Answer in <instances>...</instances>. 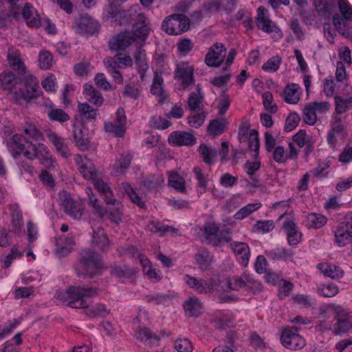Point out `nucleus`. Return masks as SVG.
<instances>
[{
    "mask_svg": "<svg viewBox=\"0 0 352 352\" xmlns=\"http://www.w3.org/2000/svg\"><path fill=\"white\" fill-rule=\"evenodd\" d=\"M79 33L93 35L98 32L100 23L87 14H82L75 20Z\"/></svg>",
    "mask_w": 352,
    "mask_h": 352,
    "instance_id": "6ab92c4d",
    "label": "nucleus"
},
{
    "mask_svg": "<svg viewBox=\"0 0 352 352\" xmlns=\"http://www.w3.org/2000/svg\"><path fill=\"white\" fill-rule=\"evenodd\" d=\"M171 125V122L167 119L160 116H155L150 120V126L158 130H164Z\"/></svg>",
    "mask_w": 352,
    "mask_h": 352,
    "instance_id": "680f3d73",
    "label": "nucleus"
},
{
    "mask_svg": "<svg viewBox=\"0 0 352 352\" xmlns=\"http://www.w3.org/2000/svg\"><path fill=\"white\" fill-rule=\"evenodd\" d=\"M113 206V208H109L107 210V214L111 222L118 225L122 221L123 206L118 199L117 203Z\"/></svg>",
    "mask_w": 352,
    "mask_h": 352,
    "instance_id": "09e8293b",
    "label": "nucleus"
},
{
    "mask_svg": "<svg viewBox=\"0 0 352 352\" xmlns=\"http://www.w3.org/2000/svg\"><path fill=\"white\" fill-rule=\"evenodd\" d=\"M78 109L82 121L91 122L99 115L98 108L91 107L87 102H79Z\"/></svg>",
    "mask_w": 352,
    "mask_h": 352,
    "instance_id": "ea45409f",
    "label": "nucleus"
},
{
    "mask_svg": "<svg viewBox=\"0 0 352 352\" xmlns=\"http://www.w3.org/2000/svg\"><path fill=\"white\" fill-rule=\"evenodd\" d=\"M139 261L142 267L143 274L152 283H158L161 280L162 276L160 271L153 267L151 261L145 255H139Z\"/></svg>",
    "mask_w": 352,
    "mask_h": 352,
    "instance_id": "bb28decb",
    "label": "nucleus"
},
{
    "mask_svg": "<svg viewBox=\"0 0 352 352\" xmlns=\"http://www.w3.org/2000/svg\"><path fill=\"white\" fill-rule=\"evenodd\" d=\"M197 180V190L198 193L203 194L206 192L208 188V183L210 180L209 175L199 166H196L192 169Z\"/></svg>",
    "mask_w": 352,
    "mask_h": 352,
    "instance_id": "c85d7f7f",
    "label": "nucleus"
},
{
    "mask_svg": "<svg viewBox=\"0 0 352 352\" xmlns=\"http://www.w3.org/2000/svg\"><path fill=\"white\" fill-rule=\"evenodd\" d=\"M92 244L95 248L103 252L109 249V238L103 228H98L97 230H93Z\"/></svg>",
    "mask_w": 352,
    "mask_h": 352,
    "instance_id": "7c9ffc66",
    "label": "nucleus"
},
{
    "mask_svg": "<svg viewBox=\"0 0 352 352\" xmlns=\"http://www.w3.org/2000/svg\"><path fill=\"white\" fill-rule=\"evenodd\" d=\"M317 268L325 276L333 279L340 278L344 275V271L340 267L329 263H319Z\"/></svg>",
    "mask_w": 352,
    "mask_h": 352,
    "instance_id": "2f4dec72",
    "label": "nucleus"
},
{
    "mask_svg": "<svg viewBox=\"0 0 352 352\" xmlns=\"http://www.w3.org/2000/svg\"><path fill=\"white\" fill-rule=\"evenodd\" d=\"M195 67L186 61H181L175 65L174 78L180 82L183 89H189L195 83Z\"/></svg>",
    "mask_w": 352,
    "mask_h": 352,
    "instance_id": "1a4fd4ad",
    "label": "nucleus"
},
{
    "mask_svg": "<svg viewBox=\"0 0 352 352\" xmlns=\"http://www.w3.org/2000/svg\"><path fill=\"white\" fill-rule=\"evenodd\" d=\"M183 307L188 317H199L203 311V303L195 296H190L184 302Z\"/></svg>",
    "mask_w": 352,
    "mask_h": 352,
    "instance_id": "a878e982",
    "label": "nucleus"
},
{
    "mask_svg": "<svg viewBox=\"0 0 352 352\" xmlns=\"http://www.w3.org/2000/svg\"><path fill=\"white\" fill-rule=\"evenodd\" d=\"M96 287L82 285L70 287L67 291V305L72 308L81 309L88 307L87 298H94L98 294Z\"/></svg>",
    "mask_w": 352,
    "mask_h": 352,
    "instance_id": "7ed1b4c3",
    "label": "nucleus"
},
{
    "mask_svg": "<svg viewBox=\"0 0 352 352\" xmlns=\"http://www.w3.org/2000/svg\"><path fill=\"white\" fill-rule=\"evenodd\" d=\"M130 22L135 21L133 25L134 34L141 41H145L148 36L151 28L149 27V21L142 12L141 8L135 4L127 9Z\"/></svg>",
    "mask_w": 352,
    "mask_h": 352,
    "instance_id": "39448f33",
    "label": "nucleus"
},
{
    "mask_svg": "<svg viewBox=\"0 0 352 352\" xmlns=\"http://www.w3.org/2000/svg\"><path fill=\"white\" fill-rule=\"evenodd\" d=\"M317 116V113L310 103L305 106L303 109L302 118L306 124L314 125L316 122Z\"/></svg>",
    "mask_w": 352,
    "mask_h": 352,
    "instance_id": "052dcab7",
    "label": "nucleus"
},
{
    "mask_svg": "<svg viewBox=\"0 0 352 352\" xmlns=\"http://www.w3.org/2000/svg\"><path fill=\"white\" fill-rule=\"evenodd\" d=\"M262 204L261 203H251L242 207L239 211L234 214V218L238 220H242L250 216L254 212L261 208Z\"/></svg>",
    "mask_w": 352,
    "mask_h": 352,
    "instance_id": "8fccbe9b",
    "label": "nucleus"
},
{
    "mask_svg": "<svg viewBox=\"0 0 352 352\" xmlns=\"http://www.w3.org/2000/svg\"><path fill=\"white\" fill-rule=\"evenodd\" d=\"M47 138L61 157L67 158L71 155L68 141L65 138L58 136L54 132L48 133Z\"/></svg>",
    "mask_w": 352,
    "mask_h": 352,
    "instance_id": "5701e85b",
    "label": "nucleus"
},
{
    "mask_svg": "<svg viewBox=\"0 0 352 352\" xmlns=\"http://www.w3.org/2000/svg\"><path fill=\"white\" fill-rule=\"evenodd\" d=\"M194 258L199 269L203 271L208 270L212 261V255L204 248H199Z\"/></svg>",
    "mask_w": 352,
    "mask_h": 352,
    "instance_id": "4c0bfd02",
    "label": "nucleus"
},
{
    "mask_svg": "<svg viewBox=\"0 0 352 352\" xmlns=\"http://www.w3.org/2000/svg\"><path fill=\"white\" fill-rule=\"evenodd\" d=\"M334 321L333 332L335 334L345 333L352 328L349 313L342 307L338 306L336 307Z\"/></svg>",
    "mask_w": 352,
    "mask_h": 352,
    "instance_id": "f3484780",
    "label": "nucleus"
},
{
    "mask_svg": "<svg viewBox=\"0 0 352 352\" xmlns=\"http://www.w3.org/2000/svg\"><path fill=\"white\" fill-rule=\"evenodd\" d=\"M133 156L131 153H122L116 157L113 166L112 175L118 177L123 175L129 168Z\"/></svg>",
    "mask_w": 352,
    "mask_h": 352,
    "instance_id": "cd10ccee",
    "label": "nucleus"
},
{
    "mask_svg": "<svg viewBox=\"0 0 352 352\" xmlns=\"http://www.w3.org/2000/svg\"><path fill=\"white\" fill-rule=\"evenodd\" d=\"M124 193L130 199V200L141 209H146V206L142 197L140 196L136 191L132 188L130 184L123 182L122 184Z\"/></svg>",
    "mask_w": 352,
    "mask_h": 352,
    "instance_id": "c03bdc74",
    "label": "nucleus"
},
{
    "mask_svg": "<svg viewBox=\"0 0 352 352\" xmlns=\"http://www.w3.org/2000/svg\"><path fill=\"white\" fill-rule=\"evenodd\" d=\"M74 243V241L72 236L59 237L56 239V252L60 256H66L72 252Z\"/></svg>",
    "mask_w": 352,
    "mask_h": 352,
    "instance_id": "37998d69",
    "label": "nucleus"
},
{
    "mask_svg": "<svg viewBox=\"0 0 352 352\" xmlns=\"http://www.w3.org/2000/svg\"><path fill=\"white\" fill-rule=\"evenodd\" d=\"M317 292L320 296L331 298L338 294L339 289L336 284L328 283L318 286Z\"/></svg>",
    "mask_w": 352,
    "mask_h": 352,
    "instance_id": "5fc2aeb1",
    "label": "nucleus"
},
{
    "mask_svg": "<svg viewBox=\"0 0 352 352\" xmlns=\"http://www.w3.org/2000/svg\"><path fill=\"white\" fill-rule=\"evenodd\" d=\"M59 205L61 209L69 216L78 219L83 214V209L65 191L58 194Z\"/></svg>",
    "mask_w": 352,
    "mask_h": 352,
    "instance_id": "ddd939ff",
    "label": "nucleus"
},
{
    "mask_svg": "<svg viewBox=\"0 0 352 352\" xmlns=\"http://www.w3.org/2000/svg\"><path fill=\"white\" fill-rule=\"evenodd\" d=\"M335 113L337 115L343 114L352 110V96H334Z\"/></svg>",
    "mask_w": 352,
    "mask_h": 352,
    "instance_id": "f704fd0d",
    "label": "nucleus"
},
{
    "mask_svg": "<svg viewBox=\"0 0 352 352\" xmlns=\"http://www.w3.org/2000/svg\"><path fill=\"white\" fill-rule=\"evenodd\" d=\"M268 256L273 259H283L293 256L291 250L284 248H276L268 252Z\"/></svg>",
    "mask_w": 352,
    "mask_h": 352,
    "instance_id": "e2e57ef3",
    "label": "nucleus"
},
{
    "mask_svg": "<svg viewBox=\"0 0 352 352\" xmlns=\"http://www.w3.org/2000/svg\"><path fill=\"white\" fill-rule=\"evenodd\" d=\"M199 152L203 158V161L206 164L209 166L214 164L218 155V151L216 148L208 146L205 144H201L199 147Z\"/></svg>",
    "mask_w": 352,
    "mask_h": 352,
    "instance_id": "79ce46f5",
    "label": "nucleus"
},
{
    "mask_svg": "<svg viewBox=\"0 0 352 352\" xmlns=\"http://www.w3.org/2000/svg\"><path fill=\"white\" fill-rule=\"evenodd\" d=\"M219 230L218 223L214 221H206L200 228L202 241L215 247L219 246L223 241H230L229 237H222Z\"/></svg>",
    "mask_w": 352,
    "mask_h": 352,
    "instance_id": "9d476101",
    "label": "nucleus"
},
{
    "mask_svg": "<svg viewBox=\"0 0 352 352\" xmlns=\"http://www.w3.org/2000/svg\"><path fill=\"white\" fill-rule=\"evenodd\" d=\"M296 327H287L282 331L280 342L283 346L290 350H300L305 346V340L298 333Z\"/></svg>",
    "mask_w": 352,
    "mask_h": 352,
    "instance_id": "9b49d317",
    "label": "nucleus"
},
{
    "mask_svg": "<svg viewBox=\"0 0 352 352\" xmlns=\"http://www.w3.org/2000/svg\"><path fill=\"white\" fill-rule=\"evenodd\" d=\"M109 311L104 304L98 303L90 307L87 314L89 317H102L104 318L109 314Z\"/></svg>",
    "mask_w": 352,
    "mask_h": 352,
    "instance_id": "bf43d9fd",
    "label": "nucleus"
},
{
    "mask_svg": "<svg viewBox=\"0 0 352 352\" xmlns=\"http://www.w3.org/2000/svg\"><path fill=\"white\" fill-rule=\"evenodd\" d=\"M168 142L174 146H193L196 144L197 139L190 133L175 131L169 135Z\"/></svg>",
    "mask_w": 352,
    "mask_h": 352,
    "instance_id": "aec40b11",
    "label": "nucleus"
},
{
    "mask_svg": "<svg viewBox=\"0 0 352 352\" xmlns=\"http://www.w3.org/2000/svg\"><path fill=\"white\" fill-rule=\"evenodd\" d=\"M340 15L335 14L332 17L333 23L338 32L343 35L352 32V6L348 0H338Z\"/></svg>",
    "mask_w": 352,
    "mask_h": 352,
    "instance_id": "20e7f679",
    "label": "nucleus"
},
{
    "mask_svg": "<svg viewBox=\"0 0 352 352\" xmlns=\"http://www.w3.org/2000/svg\"><path fill=\"white\" fill-rule=\"evenodd\" d=\"M283 229L287 235L289 245H297L302 238V233L292 220H285L283 224Z\"/></svg>",
    "mask_w": 352,
    "mask_h": 352,
    "instance_id": "b1692460",
    "label": "nucleus"
},
{
    "mask_svg": "<svg viewBox=\"0 0 352 352\" xmlns=\"http://www.w3.org/2000/svg\"><path fill=\"white\" fill-rule=\"evenodd\" d=\"M280 63V57L274 56L263 65L262 69L265 72H275L279 69Z\"/></svg>",
    "mask_w": 352,
    "mask_h": 352,
    "instance_id": "69168bd1",
    "label": "nucleus"
},
{
    "mask_svg": "<svg viewBox=\"0 0 352 352\" xmlns=\"http://www.w3.org/2000/svg\"><path fill=\"white\" fill-rule=\"evenodd\" d=\"M23 256V253L19 250L16 245L11 248L10 252L1 259L2 267L8 268L12 263L14 260L20 259Z\"/></svg>",
    "mask_w": 352,
    "mask_h": 352,
    "instance_id": "603ef678",
    "label": "nucleus"
},
{
    "mask_svg": "<svg viewBox=\"0 0 352 352\" xmlns=\"http://www.w3.org/2000/svg\"><path fill=\"white\" fill-rule=\"evenodd\" d=\"M204 99V93L199 84L196 86V91L192 92L188 98V107L192 111L201 109L203 107L202 102Z\"/></svg>",
    "mask_w": 352,
    "mask_h": 352,
    "instance_id": "a19ab883",
    "label": "nucleus"
},
{
    "mask_svg": "<svg viewBox=\"0 0 352 352\" xmlns=\"http://www.w3.org/2000/svg\"><path fill=\"white\" fill-rule=\"evenodd\" d=\"M227 126L228 122L226 119H214L210 122L207 131L212 136H218L226 131Z\"/></svg>",
    "mask_w": 352,
    "mask_h": 352,
    "instance_id": "a18cd8bd",
    "label": "nucleus"
},
{
    "mask_svg": "<svg viewBox=\"0 0 352 352\" xmlns=\"http://www.w3.org/2000/svg\"><path fill=\"white\" fill-rule=\"evenodd\" d=\"M300 120V118L297 113L294 112L290 113L285 120L284 126L285 131L290 132L293 131L298 126Z\"/></svg>",
    "mask_w": 352,
    "mask_h": 352,
    "instance_id": "338daca9",
    "label": "nucleus"
},
{
    "mask_svg": "<svg viewBox=\"0 0 352 352\" xmlns=\"http://www.w3.org/2000/svg\"><path fill=\"white\" fill-rule=\"evenodd\" d=\"M73 137L76 145L81 149L86 148L88 146V140L87 135L82 132V129L74 127L73 130Z\"/></svg>",
    "mask_w": 352,
    "mask_h": 352,
    "instance_id": "13d9d810",
    "label": "nucleus"
},
{
    "mask_svg": "<svg viewBox=\"0 0 352 352\" xmlns=\"http://www.w3.org/2000/svg\"><path fill=\"white\" fill-rule=\"evenodd\" d=\"M134 59L138 72L140 74V77L142 79L148 69L145 50L141 47L137 48L134 53Z\"/></svg>",
    "mask_w": 352,
    "mask_h": 352,
    "instance_id": "e433bc0d",
    "label": "nucleus"
},
{
    "mask_svg": "<svg viewBox=\"0 0 352 352\" xmlns=\"http://www.w3.org/2000/svg\"><path fill=\"white\" fill-rule=\"evenodd\" d=\"M74 161L81 175L86 179L94 180L98 177V172L93 162L85 155L76 154Z\"/></svg>",
    "mask_w": 352,
    "mask_h": 352,
    "instance_id": "2eb2a0df",
    "label": "nucleus"
},
{
    "mask_svg": "<svg viewBox=\"0 0 352 352\" xmlns=\"http://www.w3.org/2000/svg\"><path fill=\"white\" fill-rule=\"evenodd\" d=\"M168 185L181 192H186L185 180L177 173H173L169 176Z\"/></svg>",
    "mask_w": 352,
    "mask_h": 352,
    "instance_id": "4d7b16f0",
    "label": "nucleus"
},
{
    "mask_svg": "<svg viewBox=\"0 0 352 352\" xmlns=\"http://www.w3.org/2000/svg\"><path fill=\"white\" fill-rule=\"evenodd\" d=\"M175 349L178 352H192V344L188 338H178L175 342Z\"/></svg>",
    "mask_w": 352,
    "mask_h": 352,
    "instance_id": "774afa93",
    "label": "nucleus"
},
{
    "mask_svg": "<svg viewBox=\"0 0 352 352\" xmlns=\"http://www.w3.org/2000/svg\"><path fill=\"white\" fill-rule=\"evenodd\" d=\"M106 18L107 19H113L116 24L120 25L126 23H131L127 10L109 11L108 12V14L106 15Z\"/></svg>",
    "mask_w": 352,
    "mask_h": 352,
    "instance_id": "49530a36",
    "label": "nucleus"
},
{
    "mask_svg": "<svg viewBox=\"0 0 352 352\" xmlns=\"http://www.w3.org/2000/svg\"><path fill=\"white\" fill-rule=\"evenodd\" d=\"M104 129L107 133L114 134L116 137L122 138L124 136L126 127L113 122H106L104 124Z\"/></svg>",
    "mask_w": 352,
    "mask_h": 352,
    "instance_id": "6e6d98bb",
    "label": "nucleus"
},
{
    "mask_svg": "<svg viewBox=\"0 0 352 352\" xmlns=\"http://www.w3.org/2000/svg\"><path fill=\"white\" fill-rule=\"evenodd\" d=\"M83 95L89 102L97 107L102 106L104 100L100 91L91 85H84Z\"/></svg>",
    "mask_w": 352,
    "mask_h": 352,
    "instance_id": "c756f323",
    "label": "nucleus"
},
{
    "mask_svg": "<svg viewBox=\"0 0 352 352\" xmlns=\"http://www.w3.org/2000/svg\"><path fill=\"white\" fill-rule=\"evenodd\" d=\"M22 84V78L16 76L10 71H4L0 74V87L10 95L15 101V92Z\"/></svg>",
    "mask_w": 352,
    "mask_h": 352,
    "instance_id": "4468645a",
    "label": "nucleus"
},
{
    "mask_svg": "<svg viewBox=\"0 0 352 352\" xmlns=\"http://www.w3.org/2000/svg\"><path fill=\"white\" fill-rule=\"evenodd\" d=\"M94 185L97 189L103 199L108 205H115L117 203V199L115 197L114 193L111 190L110 186L104 182L102 179L98 178V177L93 180Z\"/></svg>",
    "mask_w": 352,
    "mask_h": 352,
    "instance_id": "393cba45",
    "label": "nucleus"
},
{
    "mask_svg": "<svg viewBox=\"0 0 352 352\" xmlns=\"http://www.w3.org/2000/svg\"><path fill=\"white\" fill-rule=\"evenodd\" d=\"M21 133L12 135L8 140L7 146L12 155L16 158L23 155L30 160L38 159L45 166H53L55 162L48 148L38 142L43 140V134L34 124H26Z\"/></svg>",
    "mask_w": 352,
    "mask_h": 352,
    "instance_id": "f257e3e1",
    "label": "nucleus"
},
{
    "mask_svg": "<svg viewBox=\"0 0 352 352\" xmlns=\"http://www.w3.org/2000/svg\"><path fill=\"white\" fill-rule=\"evenodd\" d=\"M7 60L10 67L20 75L26 73V67L22 60L21 52L14 47H10L8 52Z\"/></svg>",
    "mask_w": 352,
    "mask_h": 352,
    "instance_id": "412c9836",
    "label": "nucleus"
},
{
    "mask_svg": "<svg viewBox=\"0 0 352 352\" xmlns=\"http://www.w3.org/2000/svg\"><path fill=\"white\" fill-rule=\"evenodd\" d=\"M301 88L296 83L289 84L283 91L284 100L289 104H296L300 100Z\"/></svg>",
    "mask_w": 352,
    "mask_h": 352,
    "instance_id": "58836bf2",
    "label": "nucleus"
},
{
    "mask_svg": "<svg viewBox=\"0 0 352 352\" xmlns=\"http://www.w3.org/2000/svg\"><path fill=\"white\" fill-rule=\"evenodd\" d=\"M104 267L103 258L99 253L91 250H82L76 266V274L79 278H93L100 273Z\"/></svg>",
    "mask_w": 352,
    "mask_h": 352,
    "instance_id": "f03ea898",
    "label": "nucleus"
},
{
    "mask_svg": "<svg viewBox=\"0 0 352 352\" xmlns=\"http://www.w3.org/2000/svg\"><path fill=\"white\" fill-rule=\"evenodd\" d=\"M138 338L150 346L159 345L160 339L155 334L152 333L148 328L140 329L138 332Z\"/></svg>",
    "mask_w": 352,
    "mask_h": 352,
    "instance_id": "de8ad7c7",
    "label": "nucleus"
},
{
    "mask_svg": "<svg viewBox=\"0 0 352 352\" xmlns=\"http://www.w3.org/2000/svg\"><path fill=\"white\" fill-rule=\"evenodd\" d=\"M274 228L275 223L273 220H260L254 225L252 230L254 232L266 234L272 232Z\"/></svg>",
    "mask_w": 352,
    "mask_h": 352,
    "instance_id": "3c124183",
    "label": "nucleus"
},
{
    "mask_svg": "<svg viewBox=\"0 0 352 352\" xmlns=\"http://www.w3.org/2000/svg\"><path fill=\"white\" fill-rule=\"evenodd\" d=\"M256 25L258 29L266 33H279V36L282 37L280 30L274 21L270 19L268 10L263 6L257 9Z\"/></svg>",
    "mask_w": 352,
    "mask_h": 352,
    "instance_id": "a211bd4d",
    "label": "nucleus"
},
{
    "mask_svg": "<svg viewBox=\"0 0 352 352\" xmlns=\"http://www.w3.org/2000/svg\"><path fill=\"white\" fill-rule=\"evenodd\" d=\"M184 280L189 287L199 294H206L210 291L209 284L204 279H198L195 276L186 274L184 277Z\"/></svg>",
    "mask_w": 352,
    "mask_h": 352,
    "instance_id": "72a5a7b5",
    "label": "nucleus"
},
{
    "mask_svg": "<svg viewBox=\"0 0 352 352\" xmlns=\"http://www.w3.org/2000/svg\"><path fill=\"white\" fill-rule=\"evenodd\" d=\"M23 16L29 27L38 28L41 25L36 9L30 3H26L23 7Z\"/></svg>",
    "mask_w": 352,
    "mask_h": 352,
    "instance_id": "473e14b6",
    "label": "nucleus"
},
{
    "mask_svg": "<svg viewBox=\"0 0 352 352\" xmlns=\"http://www.w3.org/2000/svg\"><path fill=\"white\" fill-rule=\"evenodd\" d=\"M47 116L50 120L60 123L67 122L70 119L69 114L63 109L57 108H52L50 109L47 112Z\"/></svg>",
    "mask_w": 352,
    "mask_h": 352,
    "instance_id": "864d4df0",
    "label": "nucleus"
},
{
    "mask_svg": "<svg viewBox=\"0 0 352 352\" xmlns=\"http://www.w3.org/2000/svg\"><path fill=\"white\" fill-rule=\"evenodd\" d=\"M134 41L142 43L134 34V30L130 32H121L109 38L108 46L110 50L113 52L124 51L129 47Z\"/></svg>",
    "mask_w": 352,
    "mask_h": 352,
    "instance_id": "f8f14e48",
    "label": "nucleus"
},
{
    "mask_svg": "<svg viewBox=\"0 0 352 352\" xmlns=\"http://www.w3.org/2000/svg\"><path fill=\"white\" fill-rule=\"evenodd\" d=\"M327 222L326 216L321 213H309L304 221L305 226L309 229H319Z\"/></svg>",
    "mask_w": 352,
    "mask_h": 352,
    "instance_id": "c9c22d12",
    "label": "nucleus"
},
{
    "mask_svg": "<svg viewBox=\"0 0 352 352\" xmlns=\"http://www.w3.org/2000/svg\"><path fill=\"white\" fill-rule=\"evenodd\" d=\"M190 28V20L183 14H173L166 16L162 24V30L170 35H179Z\"/></svg>",
    "mask_w": 352,
    "mask_h": 352,
    "instance_id": "0eeeda50",
    "label": "nucleus"
},
{
    "mask_svg": "<svg viewBox=\"0 0 352 352\" xmlns=\"http://www.w3.org/2000/svg\"><path fill=\"white\" fill-rule=\"evenodd\" d=\"M230 247L234 253L238 262L243 266L246 267L249 263L250 250L248 243L244 242L233 241Z\"/></svg>",
    "mask_w": 352,
    "mask_h": 352,
    "instance_id": "4be33fe9",
    "label": "nucleus"
},
{
    "mask_svg": "<svg viewBox=\"0 0 352 352\" xmlns=\"http://www.w3.org/2000/svg\"><path fill=\"white\" fill-rule=\"evenodd\" d=\"M226 56V48L221 43H215L210 48L205 57V63L209 67H219Z\"/></svg>",
    "mask_w": 352,
    "mask_h": 352,
    "instance_id": "dca6fc26",
    "label": "nucleus"
},
{
    "mask_svg": "<svg viewBox=\"0 0 352 352\" xmlns=\"http://www.w3.org/2000/svg\"><path fill=\"white\" fill-rule=\"evenodd\" d=\"M38 81L33 75H27L22 78V84L19 85L17 92H15V102L21 103L22 101L30 102L40 96Z\"/></svg>",
    "mask_w": 352,
    "mask_h": 352,
    "instance_id": "423d86ee",
    "label": "nucleus"
},
{
    "mask_svg": "<svg viewBox=\"0 0 352 352\" xmlns=\"http://www.w3.org/2000/svg\"><path fill=\"white\" fill-rule=\"evenodd\" d=\"M228 287L230 289L239 291L245 289L247 292H260L262 289L261 283L255 280L252 275L243 273L240 276L236 275L229 278Z\"/></svg>",
    "mask_w": 352,
    "mask_h": 352,
    "instance_id": "6e6552de",
    "label": "nucleus"
},
{
    "mask_svg": "<svg viewBox=\"0 0 352 352\" xmlns=\"http://www.w3.org/2000/svg\"><path fill=\"white\" fill-rule=\"evenodd\" d=\"M248 146L251 151L255 153V155L258 154L260 142L258 139V133L255 129H252L250 131V135L248 138Z\"/></svg>",
    "mask_w": 352,
    "mask_h": 352,
    "instance_id": "0e129e2a",
    "label": "nucleus"
}]
</instances>
